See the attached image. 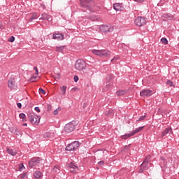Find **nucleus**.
Wrapping results in <instances>:
<instances>
[{
    "label": "nucleus",
    "instance_id": "32",
    "mask_svg": "<svg viewBox=\"0 0 179 179\" xmlns=\"http://www.w3.org/2000/svg\"><path fill=\"white\" fill-rule=\"evenodd\" d=\"M8 41H9L10 43H13V41H15V36H10L8 39Z\"/></svg>",
    "mask_w": 179,
    "mask_h": 179
},
{
    "label": "nucleus",
    "instance_id": "11",
    "mask_svg": "<svg viewBox=\"0 0 179 179\" xmlns=\"http://www.w3.org/2000/svg\"><path fill=\"white\" fill-rule=\"evenodd\" d=\"M100 31L101 33H110L114 30V28H113L111 26L108 25H100L99 27Z\"/></svg>",
    "mask_w": 179,
    "mask_h": 179
},
{
    "label": "nucleus",
    "instance_id": "15",
    "mask_svg": "<svg viewBox=\"0 0 179 179\" xmlns=\"http://www.w3.org/2000/svg\"><path fill=\"white\" fill-rule=\"evenodd\" d=\"M152 94H153V92L150 90H143L140 92V96H141V97L150 96H152Z\"/></svg>",
    "mask_w": 179,
    "mask_h": 179
},
{
    "label": "nucleus",
    "instance_id": "47",
    "mask_svg": "<svg viewBox=\"0 0 179 179\" xmlns=\"http://www.w3.org/2000/svg\"><path fill=\"white\" fill-rule=\"evenodd\" d=\"M34 110H35V111H36V113H40V111H41L40 107H38V106L35 107Z\"/></svg>",
    "mask_w": 179,
    "mask_h": 179
},
{
    "label": "nucleus",
    "instance_id": "24",
    "mask_svg": "<svg viewBox=\"0 0 179 179\" xmlns=\"http://www.w3.org/2000/svg\"><path fill=\"white\" fill-rule=\"evenodd\" d=\"M64 48H65V45H63V46H56V51H57V52H63Z\"/></svg>",
    "mask_w": 179,
    "mask_h": 179
},
{
    "label": "nucleus",
    "instance_id": "38",
    "mask_svg": "<svg viewBox=\"0 0 179 179\" xmlns=\"http://www.w3.org/2000/svg\"><path fill=\"white\" fill-rule=\"evenodd\" d=\"M118 61V57H114L111 60L110 62H117Z\"/></svg>",
    "mask_w": 179,
    "mask_h": 179
},
{
    "label": "nucleus",
    "instance_id": "50",
    "mask_svg": "<svg viewBox=\"0 0 179 179\" xmlns=\"http://www.w3.org/2000/svg\"><path fill=\"white\" fill-rule=\"evenodd\" d=\"M17 106L18 107V108H22V103H17Z\"/></svg>",
    "mask_w": 179,
    "mask_h": 179
},
{
    "label": "nucleus",
    "instance_id": "6",
    "mask_svg": "<svg viewBox=\"0 0 179 179\" xmlns=\"http://www.w3.org/2000/svg\"><path fill=\"white\" fill-rule=\"evenodd\" d=\"M28 118L30 122L34 125H38L40 123V117H38L37 115H35L34 113H29Z\"/></svg>",
    "mask_w": 179,
    "mask_h": 179
},
{
    "label": "nucleus",
    "instance_id": "23",
    "mask_svg": "<svg viewBox=\"0 0 179 179\" xmlns=\"http://www.w3.org/2000/svg\"><path fill=\"white\" fill-rule=\"evenodd\" d=\"M66 89H67V87L65 85L60 87V90H62V96H65L66 94Z\"/></svg>",
    "mask_w": 179,
    "mask_h": 179
},
{
    "label": "nucleus",
    "instance_id": "27",
    "mask_svg": "<svg viewBox=\"0 0 179 179\" xmlns=\"http://www.w3.org/2000/svg\"><path fill=\"white\" fill-rule=\"evenodd\" d=\"M19 117L21 120H22V122H26V114L24 113H20Z\"/></svg>",
    "mask_w": 179,
    "mask_h": 179
},
{
    "label": "nucleus",
    "instance_id": "31",
    "mask_svg": "<svg viewBox=\"0 0 179 179\" xmlns=\"http://www.w3.org/2000/svg\"><path fill=\"white\" fill-rule=\"evenodd\" d=\"M59 111H61V108H57L56 110H54L53 112L54 115H58Z\"/></svg>",
    "mask_w": 179,
    "mask_h": 179
},
{
    "label": "nucleus",
    "instance_id": "57",
    "mask_svg": "<svg viewBox=\"0 0 179 179\" xmlns=\"http://www.w3.org/2000/svg\"><path fill=\"white\" fill-rule=\"evenodd\" d=\"M178 47H179V43H178Z\"/></svg>",
    "mask_w": 179,
    "mask_h": 179
},
{
    "label": "nucleus",
    "instance_id": "49",
    "mask_svg": "<svg viewBox=\"0 0 179 179\" xmlns=\"http://www.w3.org/2000/svg\"><path fill=\"white\" fill-rule=\"evenodd\" d=\"M134 2H138L139 3H142V2H145V0H134Z\"/></svg>",
    "mask_w": 179,
    "mask_h": 179
},
{
    "label": "nucleus",
    "instance_id": "36",
    "mask_svg": "<svg viewBox=\"0 0 179 179\" xmlns=\"http://www.w3.org/2000/svg\"><path fill=\"white\" fill-rule=\"evenodd\" d=\"M15 135H22V131H20V130H18L17 129H16L15 132L14 133Z\"/></svg>",
    "mask_w": 179,
    "mask_h": 179
},
{
    "label": "nucleus",
    "instance_id": "37",
    "mask_svg": "<svg viewBox=\"0 0 179 179\" xmlns=\"http://www.w3.org/2000/svg\"><path fill=\"white\" fill-rule=\"evenodd\" d=\"M39 8H42V10H45V9L47 8L45 7V5H44L43 3H41Z\"/></svg>",
    "mask_w": 179,
    "mask_h": 179
},
{
    "label": "nucleus",
    "instance_id": "30",
    "mask_svg": "<svg viewBox=\"0 0 179 179\" xmlns=\"http://www.w3.org/2000/svg\"><path fill=\"white\" fill-rule=\"evenodd\" d=\"M146 117H147L146 115H141V116H140L138 120H136V122H138V121H143V120H145V118H146Z\"/></svg>",
    "mask_w": 179,
    "mask_h": 179
},
{
    "label": "nucleus",
    "instance_id": "46",
    "mask_svg": "<svg viewBox=\"0 0 179 179\" xmlns=\"http://www.w3.org/2000/svg\"><path fill=\"white\" fill-rule=\"evenodd\" d=\"M73 79L74 82H78V80H79V77L78 76H74Z\"/></svg>",
    "mask_w": 179,
    "mask_h": 179
},
{
    "label": "nucleus",
    "instance_id": "26",
    "mask_svg": "<svg viewBox=\"0 0 179 179\" xmlns=\"http://www.w3.org/2000/svg\"><path fill=\"white\" fill-rule=\"evenodd\" d=\"M131 136H134V134H132V132L130 134H126L122 136V139H128V138H131Z\"/></svg>",
    "mask_w": 179,
    "mask_h": 179
},
{
    "label": "nucleus",
    "instance_id": "20",
    "mask_svg": "<svg viewBox=\"0 0 179 179\" xmlns=\"http://www.w3.org/2000/svg\"><path fill=\"white\" fill-rule=\"evenodd\" d=\"M117 96H125L127 94V90H120L116 92Z\"/></svg>",
    "mask_w": 179,
    "mask_h": 179
},
{
    "label": "nucleus",
    "instance_id": "3",
    "mask_svg": "<svg viewBox=\"0 0 179 179\" xmlns=\"http://www.w3.org/2000/svg\"><path fill=\"white\" fill-rule=\"evenodd\" d=\"M92 54L94 55H97L101 58H107V57H110L111 55V52L108 50H96L94 49L92 50Z\"/></svg>",
    "mask_w": 179,
    "mask_h": 179
},
{
    "label": "nucleus",
    "instance_id": "19",
    "mask_svg": "<svg viewBox=\"0 0 179 179\" xmlns=\"http://www.w3.org/2000/svg\"><path fill=\"white\" fill-rule=\"evenodd\" d=\"M170 132H171V128L168 127L165 129L164 131H163L162 133V138H164V136H166V135L168 134H170Z\"/></svg>",
    "mask_w": 179,
    "mask_h": 179
},
{
    "label": "nucleus",
    "instance_id": "9",
    "mask_svg": "<svg viewBox=\"0 0 179 179\" xmlns=\"http://www.w3.org/2000/svg\"><path fill=\"white\" fill-rule=\"evenodd\" d=\"M80 146V144H79V141H74L66 147V150L68 152H72V150H76V149H78V148Z\"/></svg>",
    "mask_w": 179,
    "mask_h": 179
},
{
    "label": "nucleus",
    "instance_id": "40",
    "mask_svg": "<svg viewBox=\"0 0 179 179\" xmlns=\"http://www.w3.org/2000/svg\"><path fill=\"white\" fill-rule=\"evenodd\" d=\"M19 169H20V171H22V170H23V169H24V165H23V164H20Z\"/></svg>",
    "mask_w": 179,
    "mask_h": 179
},
{
    "label": "nucleus",
    "instance_id": "21",
    "mask_svg": "<svg viewBox=\"0 0 179 179\" xmlns=\"http://www.w3.org/2000/svg\"><path fill=\"white\" fill-rule=\"evenodd\" d=\"M6 152L7 153H8V155H11V156H16V155H17V152H16V151L10 148H7Z\"/></svg>",
    "mask_w": 179,
    "mask_h": 179
},
{
    "label": "nucleus",
    "instance_id": "34",
    "mask_svg": "<svg viewBox=\"0 0 179 179\" xmlns=\"http://www.w3.org/2000/svg\"><path fill=\"white\" fill-rule=\"evenodd\" d=\"M36 79H37V77L33 76H31V77L30 78L29 80H30L31 82H36Z\"/></svg>",
    "mask_w": 179,
    "mask_h": 179
},
{
    "label": "nucleus",
    "instance_id": "17",
    "mask_svg": "<svg viewBox=\"0 0 179 179\" xmlns=\"http://www.w3.org/2000/svg\"><path fill=\"white\" fill-rule=\"evenodd\" d=\"M113 9H115V10L121 12V10L124 9V6H122V3H115L113 4Z\"/></svg>",
    "mask_w": 179,
    "mask_h": 179
},
{
    "label": "nucleus",
    "instance_id": "12",
    "mask_svg": "<svg viewBox=\"0 0 179 179\" xmlns=\"http://www.w3.org/2000/svg\"><path fill=\"white\" fill-rule=\"evenodd\" d=\"M8 86L10 90H17V85L15 78H10L8 82Z\"/></svg>",
    "mask_w": 179,
    "mask_h": 179
},
{
    "label": "nucleus",
    "instance_id": "51",
    "mask_svg": "<svg viewBox=\"0 0 179 179\" xmlns=\"http://www.w3.org/2000/svg\"><path fill=\"white\" fill-rule=\"evenodd\" d=\"M105 114L106 115H110V114H111V110L106 111Z\"/></svg>",
    "mask_w": 179,
    "mask_h": 179
},
{
    "label": "nucleus",
    "instance_id": "56",
    "mask_svg": "<svg viewBox=\"0 0 179 179\" xmlns=\"http://www.w3.org/2000/svg\"><path fill=\"white\" fill-rule=\"evenodd\" d=\"M166 2H169V0H166Z\"/></svg>",
    "mask_w": 179,
    "mask_h": 179
},
{
    "label": "nucleus",
    "instance_id": "43",
    "mask_svg": "<svg viewBox=\"0 0 179 179\" xmlns=\"http://www.w3.org/2000/svg\"><path fill=\"white\" fill-rule=\"evenodd\" d=\"M51 108H52V107L51 106V104H48L47 105L48 111H51Z\"/></svg>",
    "mask_w": 179,
    "mask_h": 179
},
{
    "label": "nucleus",
    "instance_id": "5",
    "mask_svg": "<svg viewBox=\"0 0 179 179\" xmlns=\"http://www.w3.org/2000/svg\"><path fill=\"white\" fill-rule=\"evenodd\" d=\"M42 160L40 157L31 158L28 162L29 167L30 169H36V166H38Z\"/></svg>",
    "mask_w": 179,
    "mask_h": 179
},
{
    "label": "nucleus",
    "instance_id": "54",
    "mask_svg": "<svg viewBox=\"0 0 179 179\" xmlns=\"http://www.w3.org/2000/svg\"><path fill=\"white\" fill-rule=\"evenodd\" d=\"M0 29H2V22H0Z\"/></svg>",
    "mask_w": 179,
    "mask_h": 179
},
{
    "label": "nucleus",
    "instance_id": "53",
    "mask_svg": "<svg viewBox=\"0 0 179 179\" xmlns=\"http://www.w3.org/2000/svg\"><path fill=\"white\" fill-rule=\"evenodd\" d=\"M23 127H27V123L22 124Z\"/></svg>",
    "mask_w": 179,
    "mask_h": 179
},
{
    "label": "nucleus",
    "instance_id": "35",
    "mask_svg": "<svg viewBox=\"0 0 179 179\" xmlns=\"http://www.w3.org/2000/svg\"><path fill=\"white\" fill-rule=\"evenodd\" d=\"M166 84L168 85V86H173L174 85V83H173V81L169 80L167 82H166Z\"/></svg>",
    "mask_w": 179,
    "mask_h": 179
},
{
    "label": "nucleus",
    "instance_id": "55",
    "mask_svg": "<svg viewBox=\"0 0 179 179\" xmlns=\"http://www.w3.org/2000/svg\"><path fill=\"white\" fill-rule=\"evenodd\" d=\"M161 160H162V162H164V158H163V157H162Z\"/></svg>",
    "mask_w": 179,
    "mask_h": 179
},
{
    "label": "nucleus",
    "instance_id": "25",
    "mask_svg": "<svg viewBox=\"0 0 179 179\" xmlns=\"http://www.w3.org/2000/svg\"><path fill=\"white\" fill-rule=\"evenodd\" d=\"M37 17H38L37 16V13H34L32 14V15L31 16V17L29 18V22H33V20H36V19H37Z\"/></svg>",
    "mask_w": 179,
    "mask_h": 179
},
{
    "label": "nucleus",
    "instance_id": "42",
    "mask_svg": "<svg viewBox=\"0 0 179 179\" xmlns=\"http://www.w3.org/2000/svg\"><path fill=\"white\" fill-rule=\"evenodd\" d=\"M114 78L113 75H109L107 77V80H111V79H113Z\"/></svg>",
    "mask_w": 179,
    "mask_h": 179
},
{
    "label": "nucleus",
    "instance_id": "2",
    "mask_svg": "<svg viewBox=\"0 0 179 179\" xmlns=\"http://www.w3.org/2000/svg\"><path fill=\"white\" fill-rule=\"evenodd\" d=\"M152 157L150 155H148L144 159L143 163L140 165V169L138 171V173H142L144 171H146L148 169H150L152 167V164L150 163V159Z\"/></svg>",
    "mask_w": 179,
    "mask_h": 179
},
{
    "label": "nucleus",
    "instance_id": "22",
    "mask_svg": "<svg viewBox=\"0 0 179 179\" xmlns=\"http://www.w3.org/2000/svg\"><path fill=\"white\" fill-rule=\"evenodd\" d=\"M143 128H145V126L143 127H140L138 128H136L135 130H134L131 134L132 135H136V134H138V132H141V131H142V129H143Z\"/></svg>",
    "mask_w": 179,
    "mask_h": 179
},
{
    "label": "nucleus",
    "instance_id": "28",
    "mask_svg": "<svg viewBox=\"0 0 179 179\" xmlns=\"http://www.w3.org/2000/svg\"><path fill=\"white\" fill-rule=\"evenodd\" d=\"M27 178V173H24L20 175V179Z\"/></svg>",
    "mask_w": 179,
    "mask_h": 179
},
{
    "label": "nucleus",
    "instance_id": "8",
    "mask_svg": "<svg viewBox=\"0 0 179 179\" xmlns=\"http://www.w3.org/2000/svg\"><path fill=\"white\" fill-rule=\"evenodd\" d=\"M75 68L77 71H83L86 69V62L83 59H78L76 62Z\"/></svg>",
    "mask_w": 179,
    "mask_h": 179
},
{
    "label": "nucleus",
    "instance_id": "29",
    "mask_svg": "<svg viewBox=\"0 0 179 179\" xmlns=\"http://www.w3.org/2000/svg\"><path fill=\"white\" fill-rule=\"evenodd\" d=\"M161 43H162V44H164V45L169 44V41L166 38H162L161 39Z\"/></svg>",
    "mask_w": 179,
    "mask_h": 179
},
{
    "label": "nucleus",
    "instance_id": "52",
    "mask_svg": "<svg viewBox=\"0 0 179 179\" xmlns=\"http://www.w3.org/2000/svg\"><path fill=\"white\" fill-rule=\"evenodd\" d=\"M72 90H73L74 92H76L78 90V87H73L72 88Z\"/></svg>",
    "mask_w": 179,
    "mask_h": 179
},
{
    "label": "nucleus",
    "instance_id": "58",
    "mask_svg": "<svg viewBox=\"0 0 179 179\" xmlns=\"http://www.w3.org/2000/svg\"><path fill=\"white\" fill-rule=\"evenodd\" d=\"M83 107H84V108H85V105H84V106H83Z\"/></svg>",
    "mask_w": 179,
    "mask_h": 179
},
{
    "label": "nucleus",
    "instance_id": "44",
    "mask_svg": "<svg viewBox=\"0 0 179 179\" xmlns=\"http://www.w3.org/2000/svg\"><path fill=\"white\" fill-rule=\"evenodd\" d=\"M53 171H55V173H58V171H59V169H58L57 166H55L53 168Z\"/></svg>",
    "mask_w": 179,
    "mask_h": 179
},
{
    "label": "nucleus",
    "instance_id": "39",
    "mask_svg": "<svg viewBox=\"0 0 179 179\" xmlns=\"http://www.w3.org/2000/svg\"><path fill=\"white\" fill-rule=\"evenodd\" d=\"M17 128H16V127H13V128H11L10 129V132H11V134H15V133L16 132V129H17Z\"/></svg>",
    "mask_w": 179,
    "mask_h": 179
},
{
    "label": "nucleus",
    "instance_id": "41",
    "mask_svg": "<svg viewBox=\"0 0 179 179\" xmlns=\"http://www.w3.org/2000/svg\"><path fill=\"white\" fill-rule=\"evenodd\" d=\"M39 93H41L42 94H45V90H44L43 88L39 89Z\"/></svg>",
    "mask_w": 179,
    "mask_h": 179
},
{
    "label": "nucleus",
    "instance_id": "4",
    "mask_svg": "<svg viewBox=\"0 0 179 179\" xmlns=\"http://www.w3.org/2000/svg\"><path fill=\"white\" fill-rule=\"evenodd\" d=\"M76 129V122L71 121L69 123L66 124L64 127V131L67 134H71V132H73Z\"/></svg>",
    "mask_w": 179,
    "mask_h": 179
},
{
    "label": "nucleus",
    "instance_id": "13",
    "mask_svg": "<svg viewBox=\"0 0 179 179\" xmlns=\"http://www.w3.org/2000/svg\"><path fill=\"white\" fill-rule=\"evenodd\" d=\"M162 17L165 20H177V17L171 13L163 14Z\"/></svg>",
    "mask_w": 179,
    "mask_h": 179
},
{
    "label": "nucleus",
    "instance_id": "14",
    "mask_svg": "<svg viewBox=\"0 0 179 179\" xmlns=\"http://www.w3.org/2000/svg\"><path fill=\"white\" fill-rule=\"evenodd\" d=\"M53 40H57L58 41H61L65 38V35L62 33H55L52 34Z\"/></svg>",
    "mask_w": 179,
    "mask_h": 179
},
{
    "label": "nucleus",
    "instance_id": "48",
    "mask_svg": "<svg viewBox=\"0 0 179 179\" xmlns=\"http://www.w3.org/2000/svg\"><path fill=\"white\" fill-rule=\"evenodd\" d=\"M98 164H99V166H103V165H104V161H100V162H98Z\"/></svg>",
    "mask_w": 179,
    "mask_h": 179
},
{
    "label": "nucleus",
    "instance_id": "45",
    "mask_svg": "<svg viewBox=\"0 0 179 179\" xmlns=\"http://www.w3.org/2000/svg\"><path fill=\"white\" fill-rule=\"evenodd\" d=\"M34 70L35 71V75H38V69L37 67H34Z\"/></svg>",
    "mask_w": 179,
    "mask_h": 179
},
{
    "label": "nucleus",
    "instance_id": "1",
    "mask_svg": "<svg viewBox=\"0 0 179 179\" xmlns=\"http://www.w3.org/2000/svg\"><path fill=\"white\" fill-rule=\"evenodd\" d=\"M80 5L81 8L90 10V12H94L96 10V4L92 0H80Z\"/></svg>",
    "mask_w": 179,
    "mask_h": 179
},
{
    "label": "nucleus",
    "instance_id": "16",
    "mask_svg": "<svg viewBox=\"0 0 179 179\" xmlns=\"http://www.w3.org/2000/svg\"><path fill=\"white\" fill-rule=\"evenodd\" d=\"M39 20H48V22H51L52 20V17L45 13L41 14V17Z\"/></svg>",
    "mask_w": 179,
    "mask_h": 179
},
{
    "label": "nucleus",
    "instance_id": "10",
    "mask_svg": "<svg viewBox=\"0 0 179 179\" xmlns=\"http://www.w3.org/2000/svg\"><path fill=\"white\" fill-rule=\"evenodd\" d=\"M67 169H69L70 173H72V174H76V170L79 169V168L78 167V164L74 162L68 164Z\"/></svg>",
    "mask_w": 179,
    "mask_h": 179
},
{
    "label": "nucleus",
    "instance_id": "33",
    "mask_svg": "<svg viewBox=\"0 0 179 179\" xmlns=\"http://www.w3.org/2000/svg\"><path fill=\"white\" fill-rule=\"evenodd\" d=\"M51 134L49 132L45 133L43 135V138H50Z\"/></svg>",
    "mask_w": 179,
    "mask_h": 179
},
{
    "label": "nucleus",
    "instance_id": "18",
    "mask_svg": "<svg viewBox=\"0 0 179 179\" xmlns=\"http://www.w3.org/2000/svg\"><path fill=\"white\" fill-rule=\"evenodd\" d=\"M34 178H36V179L41 178V177H43V173L40 171H36L34 173Z\"/></svg>",
    "mask_w": 179,
    "mask_h": 179
},
{
    "label": "nucleus",
    "instance_id": "7",
    "mask_svg": "<svg viewBox=\"0 0 179 179\" xmlns=\"http://www.w3.org/2000/svg\"><path fill=\"white\" fill-rule=\"evenodd\" d=\"M147 22L148 19H146V17H137L134 20L136 26H138V27H142V26H145Z\"/></svg>",
    "mask_w": 179,
    "mask_h": 179
}]
</instances>
